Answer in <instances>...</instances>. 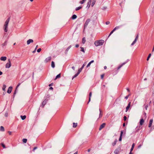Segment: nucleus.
<instances>
[{
  "label": "nucleus",
  "instance_id": "1",
  "mask_svg": "<svg viewBox=\"0 0 154 154\" xmlns=\"http://www.w3.org/2000/svg\"><path fill=\"white\" fill-rule=\"evenodd\" d=\"M10 20V18L9 17L8 18V19L6 20L5 21L4 26V32H5L4 33V37L5 36L6 37L7 35V34L6 33V32L8 31V24L9 23V21Z\"/></svg>",
  "mask_w": 154,
  "mask_h": 154
},
{
  "label": "nucleus",
  "instance_id": "2",
  "mask_svg": "<svg viewBox=\"0 0 154 154\" xmlns=\"http://www.w3.org/2000/svg\"><path fill=\"white\" fill-rule=\"evenodd\" d=\"M104 41L103 40H97L94 42V45L96 46H98L102 45L104 43Z\"/></svg>",
  "mask_w": 154,
  "mask_h": 154
},
{
  "label": "nucleus",
  "instance_id": "3",
  "mask_svg": "<svg viewBox=\"0 0 154 154\" xmlns=\"http://www.w3.org/2000/svg\"><path fill=\"white\" fill-rule=\"evenodd\" d=\"M8 62L5 65V68H9L11 66V60L8 59Z\"/></svg>",
  "mask_w": 154,
  "mask_h": 154
},
{
  "label": "nucleus",
  "instance_id": "4",
  "mask_svg": "<svg viewBox=\"0 0 154 154\" xmlns=\"http://www.w3.org/2000/svg\"><path fill=\"white\" fill-rule=\"evenodd\" d=\"M91 21V20L90 19L88 18V19L86 21H85L84 25V28L85 29L86 27L88 25V23L90 22Z\"/></svg>",
  "mask_w": 154,
  "mask_h": 154
},
{
  "label": "nucleus",
  "instance_id": "5",
  "mask_svg": "<svg viewBox=\"0 0 154 154\" xmlns=\"http://www.w3.org/2000/svg\"><path fill=\"white\" fill-rule=\"evenodd\" d=\"M138 37H139V35H138V34H137L135 40L131 44V46H133L136 43L137 40L138 38Z\"/></svg>",
  "mask_w": 154,
  "mask_h": 154
},
{
  "label": "nucleus",
  "instance_id": "6",
  "mask_svg": "<svg viewBox=\"0 0 154 154\" xmlns=\"http://www.w3.org/2000/svg\"><path fill=\"white\" fill-rule=\"evenodd\" d=\"M106 123H103L102 124H101L99 128V130L100 131L102 129H103V128H104L105 126L106 125Z\"/></svg>",
  "mask_w": 154,
  "mask_h": 154
},
{
  "label": "nucleus",
  "instance_id": "7",
  "mask_svg": "<svg viewBox=\"0 0 154 154\" xmlns=\"http://www.w3.org/2000/svg\"><path fill=\"white\" fill-rule=\"evenodd\" d=\"M129 61V60L128 59L126 62H124V63H122L121 65H120L119 66V67H118L117 69H120L124 65H125V64H126Z\"/></svg>",
  "mask_w": 154,
  "mask_h": 154
},
{
  "label": "nucleus",
  "instance_id": "8",
  "mask_svg": "<svg viewBox=\"0 0 154 154\" xmlns=\"http://www.w3.org/2000/svg\"><path fill=\"white\" fill-rule=\"evenodd\" d=\"M21 83H19L17 85V86L16 87V90H15V91H14V93H13V95L14 96L15 95V94L16 93V91H17V88H18L19 87V86L20 85Z\"/></svg>",
  "mask_w": 154,
  "mask_h": 154
},
{
  "label": "nucleus",
  "instance_id": "9",
  "mask_svg": "<svg viewBox=\"0 0 154 154\" xmlns=\"http://www.w3.org/2000/svg\"><path fill=\"white\" fill-rule=\"evenodd\" d=\"M131 102H129V103H128V104L127 106L126 107V111H125L126 112H127L128 111V110L129 108H130V107L131 106Z\"/></svg>",
  "mask_w": 154,
  "mask_h": 154
},
{
  "label": "nucleus",
  "instance_id": "10",
  "mask_svg": "<svg viewBox=\"0 0 154 154\" xmlns=\"http://www.w3.org/2000/svg\"><path fill=\"white\" fill-rule=\"evenodd\" d=\"M85 64H86V63H85L82 65V67L80 69H78V71L79 72H80L82 69L85 66Z\"/></svg>",
  "mask_w": 154,
  "mask_h": 154
},
{
  "label": "nucleus",
  "instance_id": "11",
  "mask_svg": "<svg viewBox=\"0 0 154 154\" xmlns=\"http://www.w3.org/2000/svg\"><path fill=\"white\" fill-rule=\"evenodd\" d=\"M12 87L11 86L9 87L7 91V93L8 94H10L11 93L12 90Z\"/></svg>",
  "mask_w": 154,
  "mask_h": 154
},
{
  "label": "nucleus",
  "instance_id": "12",
  "mask_svg": "<svg viewBox=\"0 0 154 154\" xmlns=\"http://www.w3.org/2000/svg\"><path fill=\"white\" fill-rule=\"evenodd\" d=\"M51 59V57H47V58H46L45 60V63H47Z\"/></svg>",
  "mask_w": 154,
  "mask_h": 154
},
{
  "label": "nucleus",
  "instance_id": "13",
  "mask_svg": "<svg viewBox=\"0 0 154 154\" xmlns=\"http://www.w3.org/2000/svg\"><path fill=\"white\" fill-rule=\"evenodd\" d=\"M33 42V40L32 39H29L27 41V45H29L31 43Z\"/></svg>",
  "mask_w": 154,
  "mask_h": 154
},
{
  "label": "nucleus",
  "instance_id": "14",
  "mask_svg": "<svg viewBox=\"0 0 154 154\" xmlns=\"http://www.w3.org/2000/svg\"><path fill=\"white\" fill-rule=\"evenodd\" d=\"M123 134V131H121V133L120 134V136L119 139V141H121L122 140V134Z\"/></svg>",
  "mask_w": 154,
  "mask_h": 154
},
{
  "label": "nucleus",
  "instance_id": "15",
  "mask_svg": "<svg viewBox=\"0 0 154 154\" xmlns=\"http://www.w3.org/2000/svg\"><path fill=\"white\" fill-rule=\"evenodd\" d=\"M114 153L115 154H118L119 153V149L117 148L114 151Z\"/></svg>",
  "mask_w": 154,
  "mask_h": 154
},
{
  "label": "nucleus",
  "instance_id": "16",
  "mask_svg": "<svg viewBox=\"0 0 154 154\" xmlns=\"http://www.w3.org/2000/svg\"><path fill=\"white\" fill-rule=\"evenodd\" d=\"M71 45L69 46L66 50L65 51V54H67V52L69 51V49L71 48Z\"/></svg>",
  "mask_w": 154,
  "mask_h": 154
},
{
  "label": "nucleus",
  "instance_id": "17",
  "mask_svg": "<svg viewBox=\"0 0 154 154\" xmlns=\"http://www.w3.org/2000/svg\"><path fill=\"white\" fill-rule=\"evenodd\" d=\"M91 0H90L87 3V7H88V8H89L90 7L91 4Z\"/></svg>",
  "mask_w": 154,
  "mask_h": 154
},
{
  "label": "nucleus",
  "instance_id": "18",
  "mask_svg": "<svg viewBox=\"0 0 154 154\" xmlns=\"http://www.w3.org/2000/svg\"><path fill=\"white\" fill-rule=\"evenodd\" d=\"M153 122V120L152 119H151L149 122V124L148 127H150L152 125V124Z\"/></svg>",
  "mask_w": 154,
  "mask_h": 154
},
{
  "label": "nucleus",
  "instance_id": "19",
  "mask_svg": "<svg viewBox=\"0 0 154 154\" xmlns=\"http://www.w3.org/2000/svg\"><path fill=\"white\" fill-rule=\"evenodd\" d=\"M7 57H2L0 58L1 60L5 61L6 60Z\"/></svg>",
  "mask_w": 154,
  "mask_h": 154
},
{
  "label": "nucleus",
  "instance_id": "20",
  "mask_svg": "<svg viewBox=\"0 0 154 154\" xmlns=\"http://www.w3.org/2000/svg\"><path fill=\"white\" fill-rule=\"evenodd\" d=\"M47 100H44L42 103V106L43 107H44V106L47 103Z\"/></svg>",
  "mask_w": 154,
  "mask_h": 154
},
{
  "label": "nucleus",
  "instance_id": "21",
  "mask_svg": "<svg viewBox=\"0 0 154 154\" xmlns=\"http://www.w3.org/2000/svg\"><path fill=\"white\" fill-rule=\"evenodd\" d=\"M122 26V25H121L120 26H116L114 29L116 31V30L120 29Z\"/></svg>",
  "mask_w": 154,
  "mask_h": 154
},
{
  "label": "nucleus",
  "instance_id": "22",
  "mask_svg": "<svg viewBox=\"0 0 154 154\" xmlns=\"http://www.w3.org/2000/svg\"><path fill=\"white\" fill-rule=\"evenodd\" d=\"M91 95H92V93H91V92H90L89 94V100H88V104L91 101Z\"/></svg>",
  "mask_w": 154,
  "mask_h": 154
},
{
  "label": "nucleus",
  "instance_id": "23",
  "mask_svg": "<svg viewBox=\"0 0 154 154\" xmlns=\"http://www.w3.org/2000/svg\"><path fill=\"white\" fill-rule=\"evenodd\" d=\"M144 122V120L143 119H141L140 120V125H143Z\"/></svg>",
  "mask_w": 154,
  "mask_h": 154
},
{
  "label": "nucleus",
  "instance_id": "24",
  "mask_svg": "<svg viewBox=\"0 0 154 154\" xmlns=\"http://www.w3.org/2000/svg\"><path fill=\"white\" fill-rule=\"evenodd\" d=\"M99 111L100 113L99 114V118H100L102 116L103 114L102 113L101 110L100 109H99Z\"/></svg>",
  "mask_w": 154,
  "mask_h": 154
},
{
  "label": "nucleus",
  "instance_id": "25",
  "mask_svg": "<svg viewBox=\"0 0 154 154\" xmlns=\"http://www.w3.org/2000/svg\"><path fill=\"white\" fill-rule=\"evenodd\" d=\"M77 17V16L75 14L73 15L71 17V18L72 20L75 19Z\"/></svg>",
  "mask_w": 154,
  "mask_h": 154
},
{
  "label": "nucleus",
  "instance_id": "26",
  "mask_svg": "<svg viewBox=\"0 0 154 154\" xmlns=\"http://www.w3.org/2000/svg\"><path fill=\"white\" fill-rule=\"evenodd\" d=\"M51 67L53 68H54L55 67V63H54V61H52L51 62Z\"/></svg>",
  "mask_w": 154,
  "mask_h": 154
},
{
  "label": "nucleus",
  "instance_id": "27",
  "mask_svg": "<svg viewBox=\"0 0 154 154\" xmlns=\"http://www.w3.org/2000/svg\"><path fill=\"white\" fill-rule=\"evenodd\" d=\"M80 73V72H79L78 71V72L76 74L72 77V79H73L74 78H75Z\"/></svg>",
  "mask_w": 154,
  "mask_h": 154
},
{
  "label": "nucleus",
  "instance_id": "28",
  "mask_svg": "<svg viewBox=\"0 0 154 154\" xmlns=\"http://www.w3.org/2000/svg\"><path fill=\"white\" fill-rule=\"evenodd\" d=\"M0 131H5L4 127L2 126H1L0 128Z\"/></svg>",
  "mask_w": 154,
  "mask_h": 154
},
{
  "label": "nucleus",
  "instance_id": "29",
  "mask_svg": "<svg viewBox=\"0 0 154 154\" xmlns=\"http://www.w3.org/2000/svg\"><path fill=\"white\" fill-rule=\"evenodd\" d=\"M8 40H6L4 43L2 44V46H4L7 45Z\"/></svg>",
  "mask_w": 154,
  "mask_h": 154
},
{
  "label": "nucleus",
  "instance_id": "30",
  "mask_svg": "<svg viewBox=\"0 0 154 154\" xmlns=\"http://www.w3.org/2000/svg\"><path fill=\"white\" fill-rule=\"evenodd\" d=\"M117 142V139H116L115 141L113 142V143H112V145L113 146H114L116 144Z\"/></svg>",
  "mask_w": 154,
  "mask_h": 154
},
{
  "label": "nucleus",
  "instance_id": "31",
  "mask_svg": "<svg viewBox=\"0 0 154 154\" xmlns=\"http://www.w3.org/2000/svg\"><path fill=\"white\" fill-rule=\"evenodd\" d=\"M6 88V85L5 84H3L2 88V89L4 91H5V89Z\"/></svg>",
  "mask_w": 154,
  "mask_h": 154
},
{
  "label": "nucleus",
  "instance_id": "32",
  "mask_svg": "<svg viewBox=\"0 0 154 154\" xmlns=\"http://www.w3.org/2000/svg\"><path fill=\"white\" fill-rule=\"evenodd\" d=\"M73 128H75L77 127V123H73Z\"/></svg>",
  "mask_w": 154,
  "mask_h": 154
},
{
  "label": "nucleus",
  "instance_id": "33",
  "mask_svg": "<svg viewBox=\"0 0 154 154\" xmlns=\"http://www.w3.org/2000/svg\"><path fill=\"white\" fill-rule=\"evenodd\" d=\"M134 146H135V144L134 143H133L132 145L131 148L130 150H131V151H132V150H133V149L134 147Z\"/></svg>",
  "mask_w": 154,
  "mask_h": 154
},
{
  "label": "nucleus",
  "instance_id": "34",
  "mask_svg": "<svg viewBox=\"0 0 154 154\" xmlns=\"http://www.w3.org/2000/svg\"><path fill=\"white\" fill-rule=\"evenodd\" d=\"M21 117L22 120H24V119H26V116L25 115L23 116H21Z\"/></svg>",
  "mask_w": 154,
  "mask_h": 154
},
{
  "label": "nucleus",
  "instance_id": "35",
  "mask_svg": "<svg viewBox=\"0 0 154 154\" xmlns=\"http://www.w3.org/2000/svg\"><path fill=\"white\" fill-rule=\"evenodd\" d=\"M60 74H59L58 75H57L56 76V77L55 79V80L57 78H60Z\"/></svg>",
  "mask_w": 154,
  "mask_h": 154
},
{
  "label": "nucleus",
  "instance_id": "36",
  "mask_svg": "<svg viewBox=\"0 0 154 154\" xmlns=\"http://www.w3.org/2000/svg\"><path fill=\"white\" fill-rule=\"evenodd\" d=\"M82 8V7L79 6V7H78L76 8H75V11H78V10H80V9Z\"/></svg>",
  "mask_w": 154,
  "mask_h": 154
},
{
  "label": "nucleus",
  "instance_id": "37",
  "mask_svg": "<svg viewBox=\"0 0 154 154\" xmlns=\"http://www.w3.org/2000/svg\"><path fill=\"white\" fill-rule=\"evenodd\" d=\"M96 2L95 0H93L92 3L91 4V6L92 7L94 6Z\"/></svg>",
  "mask_w": 154,
  "mask_h": 154
},
{
  "label": "nucleus",
  "instance_id": "38",
  "mask_svg": "<svg viewBox=\"0 0 154 154\" xmlns=\"http://www.w3.org/2000/svg\"><path fill=\"white\" fill-rule=\"evenodd\" d=\"M85 41H86V40H85V37H84L83 38H82V43L83 44H85Z\"/></svg>",
  "mask_w": 154,
  "mask_h": 154
},
{
  "label": "nucleus",
  "instance_id": "39",
  "mask_svg": "<svg viewBox=\"0 0 154 154\" xmlns=\"http://www.w3.org/2000/svg\"><path fill=\"white\" fill-rule=\"evenodd\" d=\"M115 30L114 29H113L112 31L111 32H110L109 36L108 37H109V36L115 31Z\"/></svg>",
  "mask_w": 154,
  "mask_h": 154
},
{
  "label": "nucleus",
  "instance_id": "40",
  "mask_svg": "<svg viewBox=\"0 0 154 154\" xmlns=\"http://www.w3.org/2000/svg\"><path fill=\"white\" fill-rule=\"evenodd\" d=\"M27 141V139H26L24 138L23 139V142L24 143H26Z\"/></svg>",
  "mask_w": 154,
  "mask_h": 154
},
{
  "label": "nucleus",
  "instance_id": "41",
  "mask_svg": "<svg viewBox=\"0 0 154 154\" xmlns=\"http://www.w3.org/2000/svg\"><path fill=\"white\" fill-rule=\"evenodd\" d=\"M80 48L81 49V51L83 52L84 53H85V50H84V48L83 47H80Z\"/></svg>",
  "mask_w": 154,
  "mask_h": 154
},
{
  "label": "nucleus",
  "instance_id": "42",
  "mask_svg": "<svg viewBox=\"0 0 154 154\" xmlns=\"http://www.w3.org/2000/svg\"><path fill=\"white\" fill-rule=\"evenodd\" d=\"M1 145L2 146V147L4 148H6V147L5 145L3 143H1Z\"/></svg>",
  "mask_w": 154,
  "mask_h": 154
},
{
  "label": "nucleus",
  "instance_id": "43",
  "mask_svg": "<svg viewBox=\"0 0 154 154\" xmlns=\"http://www.w3.org/2000/svg\"><path fill=\"white\" fill-rule=\"evenodd\" d=\"M86 0H82L79 3L81 4H83Z\"/></svg>",
  "mask_w": 154,
  "mask_h": 154
},
{
  "label": "nucleus",
  "instance_id": "44",
  "mask_svg": "<svg viewBox=\"0 0 154 154\" xmlns=\"http://www.w3.org/2000/svg\"><path fill=\"white\" fill-rule=\"evenodd\" d=\"M151 56V54H149L148 56L147 57V59H146L148 61L149 60V58Z\"/></svg>",
  "mask_w": 154,
  "mask_h": 154
},
{
  "label": "nucleus",
  "instance_id": "45",
  "mask_svg": "<svg viewBox=\"0 0 154 154\" xmlns=\"http://www.w3.org/2000/svg\"><path fill=\"white\" fill-rule=\"evenodd\" d=\"M143 143L140 144H139L138 146V148H140L143 145Z\"/></svg>",
  "mask_w": 154,
  "mask_h": 154
},
{
  "label": "nucleus",
  "instance_id": "46",
  "mask_svg": "<svg viewBox=\"0 0 154 154\" xmlns=\"http://www.w3.org/2000/svg\"><path fill=\"white\" fill-rule=\"evenodd\" d=\"M41 48H39L37 50V51L38 52H39L41 51Z\"/></svg>",
  "mask_w": 154,
  "mask_h": 154
},
{
  "label": "nucleus",
  "instance_id": "47",
  "mask_svg": "<svg viewBox=\"0 0 154 154\" xmlns=\"http://www.w3.org/2000/svg\"><path fill=\"white\" fill-rule=\"evenodd\" d=\"M104 74H103L101 75V79H103L104 77Z\"/></svg>",
  "mask_w": 154,
  "mask_h": 154
},
{
  "label": "nucleus",
  "instance_id": "48",
  "mask_svg": "<svg viewBox=\"0 0 154 154\" xmlns=\"http://www.w3.org/2000/svg\"><path fill=\"white\" fill-rule=\"evenodd\" d=\"M91 63L90 62L88 63V64L87 65V66L86 67H89L90 66V65H91Z\"/></svg>",
  "mask_w": 154,
  "mask_h": 154
},
{
  "label": "nucleus",
  "instance_id": "49",
  "mask_svg": "<svg viewBox=\"0 0 154 154\" xmlns=\"http://www.w3.org/2000/svg\"><path fill=\"white\" fill-rule=\"evenodd\" d=\"M127 119V117L126 116H124V121H126Z\"/></svg>",
  "mask_w": 154,
  "mask_h": 154
},
{
  "label": "nucleus",
  "instance_id": "50",
  "mask_svg": "<svg viewBox=\"0 0 154 154\" xmlns=\"http://www.w3.org/2000/svg\"><path fill=\"white\" fill-rule=\"evenodd\" d=\"M148 107V106L147 105H146L145 106L144 108L146 109V110L147 109V108Z\"/></svg>",
  "mask_w": 154,
  "mask_h": 154
},
{
  "label": "nucleus",
  "instance_id": "51",
  "mask_svg": "<svg viewBox=\"0 0 154 154\" xmlns=\"http://www.w3.org/2000/svg\"><path fill=\"white\" fill-rule=\"evenodd\" d=\"M106 8H107V7H104L102 9L103 10H105L106 9Z\"/></svg>",
  "mask_w": 154,
  "mask_h": 154
},
{
  "label": "nucleus",
  "instance_id": "52",
  "mask_svg": "<svg viewBox=\"0 0 154 154\" xmlns=\"http://www.w3.org/2000/svg\"><path fill=\"white\" fill-rule=\"evenodd\" d=\"M109 23H110V22L109 21H107L106 22V25H108V24H109Z\"/></svg>",
  "mask_w": 154,
  "mask_h": 154
},
{
  "label": "nucleus",
  "instance_id": "53",
  "mask_svg": "<svg viewBox=\"0 0 154 154\" xmlns=\"http://www.w3.org/2000/svg\"><path fill=\"white\" fill-rule=\"evenodd\" d=\"M37 147H34V148H33V151H34V150L36 149H37Z\"/></svg>",
  "mask_w": 154,
  "mask_h": 154
},
{
  "label": "nucleus",
  "instance_id": "54",
  "mask_svg": "<svg viewBox=\"0 0 154 154\" xmlns=\"http://www.w3.org/2000/svg\"><path fill=\"white\" fill-rule=\"evenodd\" d=\"M128 97H129V95H127L125 97V98L126 99H127L128 98Z\"/></svg>",
  "mask_w": 154,
  "mask_h": 154
},
{
  "label": "nucleus",
  "instance_id": "55",
  "mask_svg": "<svg viewBox=\"0 0 154 154\" xmlns=\"http://www.w3.org/2000/svg\"><path fill=\"white\" fill-rule=\"evenodd\" d=\"M79 46V45H78V44H76V45H75V47L76 48H78Z\"/></svg>",
  "mask_w": 154,
  "mask_h": 154
},
{
  "label": "nucleus",
  "instance_id": "56",
  "mask_svg": "<svg viewBox=\"0 0 154 154\" xmlns=\"http://www.w3.org/2000/svg\"><path fill=\"white\" fill-rule=\"evenodd\" d=\"M72 68L74 70H75V67L74 66H73L72 67Z\"/></svg>",
  "mask_w": 154,
  "mask_h": 154
},
{
  "label": "nucleus",
  "instance_id": "57",
  "mask_svg": "<svg viewBox=\"0 0 154 154\" xmlns=\"http://www.w3.org/2000/svg\"><path fill=\"white\" fill-rule=\"evenodd\" d=\"M8 133H9V135H11V131H8Z\"/></svg>",
  "mask_w": 154,
  "mask_h": 154
},
{
  "label": "nucleus",
  "instance_id": "58",
  "mask_svg": "<svg viewBox=\"0 0 154 154\" xmlns=\"http://www.w3.org/2000/svg\"><path fill=\"white\" fill-rule=\"evenodd\" d=\"M8 115V114L7 113H5V116L6 117H7Z\"/></svg>",
  "mask_w": 154,
  "mask_h": 154
},
{
  "label": "nucleus",
  "instance_id": "59",
  "mask_svg": "<svg viewBox=\"0 0 154 154\" xmlns=\"http://www.w3.org/2000/svg\"><path fill=\"white\" fill-rule=\"evenodd\" d=\"M91 150V149L90 148L88 149V152H90V150Z\"/></svg>",
  "mask_w": 154,
  "mask_h": 154
},
{
  "label": "nucleus",
  "instance_id": "60",
  "mask_svg": "<svg viewBox=\"0 0 154 154\" xmlns=\"http://www.w3.org/2000/svg\"><path fill=\"white\" fill-rule=\"evenodd\" d=\"M94 62V60H92L90 62L91 63H93Z\"/></svg>",
  "mask_w": 154,
  "mask_h": 154
},
{
  "label": "nucleus",
  "instance_id": "61",
  "mask_svg": "<svg viewBox=\"0 0 154 154\" xmlns=\"http://www.w3.org/2000/svg\"><path fill=\"white\" fill-rule=\"evenodd\" d=\"M49 89L50 90H52L53 89V88L52 87H50V88H49Z\"/></svg>",
  "mask_w": 154,
  "mask_h": 154
},
{
  "label": "nucleus",
  "instance_id": "62",
  "mask_svg": "<svg viewBox=\"0 0 154 154\" xmlns=\"http://www.w3.org/2000/svg\"><path fill=\"white\" fill-rule=\"evenodd\" d=\"M2 74V72L0 71V75Z\"/></svg>",
  "mask_w": 154,
  "mask_h": 154
},
{
  "label": "nucleus",
  "instance_id": "63",
  "mask_svg": "<svg viewBox=\"0 0 154 154\" xmlns=\"http://www.w3.org/2000/svg\"><path fill=\"white\" fill-rule=\"evenodd\" d=\"M104 69H106L107 68V67L106 66H105L104 67Z\"/></svg>",
  "mask_w": 154,
  "mask_h": 154
},
{
  "label": "nucleus",
  "instance_id": "64",
  "mask_svg": "<svg viewBox=\"0 0 154 154\" xmlns=\"http://www.w3.org/2000/svg\"><path fill=\"white\" fill-rule=\"evenodd\" d=\"M132 151H131V150H130V152H129V154H132Z\"/></svg>",
  "mask_w": 154,
  "mask_h": 154
}]
</instances>
